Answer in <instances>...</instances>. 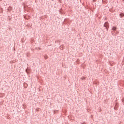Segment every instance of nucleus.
<instances>
[{
	"label": "nucleus",
	"mask_w": 124,
	"mask_h": 124,
	"mask_svg": "<svg viewBox=\"0 0 124 124\" xmlns=\"http://www.w3.org/2000/svg\"><path fill=\"white\" fill-rule=\"evenodd\" d=\"M104 26L105 27L106 29H108V28H109V23L108 22H106L104 24Z\"/></svg>",
	"instance_id": "obj_1"
},
{
	"label": "nucleus",
	"mask_w": 124,
	"mask_h": 124,
	"mask_svg": "<svg viewBox=\"0 0 124 124\" xmlns=\"http://www.w3.org/2000/svg\"><path fill=\"white\" fill-rule=\"evenodd\" d=\"M120 17H124V13H121L120 14Z\"/></svg>",
	"instance_id": "obj_2"
},
{
	"label": "nucleus",
	"mask_w": 124,
	"mask_h": 124,
	"mask_svg": "<svg viewBox=\"0 0 124 124\" xmlns=\"http://www.w3.org/2000/svg\"><path fill=\"white\" fill-rule=\"evenodd\" d=\"M117 29V28H116V27H113V28H112V30H113V31H116V29Z\"/></svg>",
	"instance_id": "obj_3"
},
{
	"label": "nucleus",
	"mask_w": 124,
	"mask_h": 124,
	"mask_svg": "<svg viewBox=\"0 0 124 124\" xmlns=\"http://www.w3.org/2000/svg\"><path fill=\"white\" fill-rule=\"evenodd\" d=\"M29 16L28 15H27L26 16H24L25 19H29L28 18H27Z\"/></svg>",
	"instance_id": "obj_4"
},
{
	"label": "nucleus",
	"mask_w": 124,
	"mask_h": 124,
	"mask_svg": "<svg viewBox=\"0 0 124 124\" xmlns=\"http://www.w3.org/2000/svg\"><path fill=\"white\" fill-rule=\"evenodd\" d=\"M85 79H86V78H85V77H83L81 78L82 80H85Z\"/></svg>",
	"instance_id": "obj_5"
},
{
	"label": "nucleus",
	"mask_w": 124,
	"mask_h": 124,
	"mask_svg": "<svg viewBox=\"0 0 124 124\" xmlns=\"http://www.w3.org/2000/svg\"><path fill=\"white\" fill-rule=\"evenodd\" d=\"M0 1H1V0H0Z\"/></svg>",
	"instance_id": "obj_6"
}]
</instances>
